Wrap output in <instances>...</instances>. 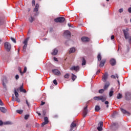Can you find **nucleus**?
Returning a JSON list of instances; mask_svg holds the SVG:
<instances>
[{"instance_id":"obj_1","label":"nucleus","mask_w":131,"mask_h":131,"mask_svg":"<svg viewBox=\"0 0 131 131\" xmlns=\"http://www.w3.org/2000/svg\"><path fill=\"white\" fill-rule=\"evenodd\" d=\"M28 40H29V37H28L26 39H25L23 42V43H24V46H23V52H24V53H25V52L26 51V48H27Z\"/></svg>"},{"instance_id":"obj_2","label":"nucleus","mask_w":131,"mask_h":131,"mask_svg":"<svg viewBox=\"0 0 131 131\" xmlns=\"http://www.w3.org/2000/svg\"><path fill=\"white\" fill-rule=\"evenodd\" d=\"M2 81L4 89L7 90V83H8V79L6 77H4L2 79Z\"/></svg>"},{"instance_id":"obj_3","label":"nucleus","mask_w":131,"mask_h":131,"mask_svg":"<svg viewBox=\"0 0 131 131\" xmlns=\"http://www.w3.org/2000/svg\"><path fill=\"white\" fill-rule=\"evenodd\" d=\"M129 31V29L127 28L126 29L123 30V32L124 33V37L125 39H128V36H129V33H128Z\"/></svg>"},{"instance_id":"obj_4","label":"nucleus","mask_w":131,"mask_h":131,"mask_svg":"<svg viewBox=\"0 0 131 131\" xmlns=\"http://www.w3.org/2000/svg\"><path fill=\"white\" fill-rule=\"evenodd\" d=\"M55 22L56 23H63L65 21V18L63 17H59L54 19Z\"/></svg>"},{"instance_id":"obj_5","label":"nucleus","mask_w":131,"mask_h":131,"mask_svg":"<svg viewBox=\"0 0 131 131\" xmlns=\"http://www.w3.org/2000/svg\"><path fill=\"white\" fill-rule=\"evenodd\" d=\"M5 48L7 51V52H10L11 51V44L9 42H6L4 44Z\"/></svg>"},{"instance_id":"obj_6","label":"nucleus","mask_w":131,"mask_h":131,"mask_svg":"<svg viewBox=\"0 0 131 131\" xmlns=\"http://www.w3.org/2000/svg\"><path fill=\"white\" fill-rule=\"evenodd\" d=\"M80 68H79V66H73L70 69L71 70V71H73V70H74V71H76V72H78Z\"/></svg>"},{"instance_id":"obj_7","label":"nucleus","mask_w":131,"mask_h":131,"mask_svg":"<svg viewBox=\"0 0 131 131\" xmlns=\"http://www.w3.org/2000/svg\"><path fill=\"white\" fill-rule=\"evenodd\" d=\"M107 79H108V73L106 72L105 74L103 75L102 77V81H103V82H106Z\"/></svg>"},{"instance_id":"obj_8","label":"nucleus","mask_w":131,"mask_h":131,"mask_svg":"<svg viewBox=\"0 0 131 131\" xmlns=\"http://www.w3.org/2000/svg\"><path fill=\"white\" fill-rule=\"evenodd\" d=\"M104 124V123L103 122V121H100L99 123H98V126L97 127V129L99 131H102L103 130V125Z\"/></svg>"},{"instance_id":"obj_9","label":"nucleus","mask_w":131,"mask_h":131,"mask_svg":"<svg viewBox=\"0 0 131 131\" xmlns=\"http://www.w3.org/2000/svg\"><path fill=\"white\" fill-rule=\"evenodd\" d=\"M77 125L76 122L74 121L70 125L71 129H70V131L73 130V128H74V127H76Z\"/></svg>"},{"instance_id":"obj_10","label":"nucleus","mask_w":131,"mask_h":131,"mask_svg":"<svg viewBox=\"0 0 131 131\" xmlns=\"http://www.w3.org/2000/svg\"><path fill=\"white\" fill-rule=\"evenodd\" d=\"M88 112H89V110H88V105H86L83 109V117H85L88 114Z\"/></svg>"},{"instance_id":"obj_11","label":"nucleus","mask_w":131,"mask_h":131,"mask_svg":"<svg viewBox=\"0 0 131 131\" xmlns=\"http://www.w3.org/2000/svg\"><path fill=\"white\" fill-rule=\"evenodd\" d=\"M125 99L127 101H129L131 100V93L129 92H127L125 94Z\"/></svg>"},{"instance_id":"obj_12","label":"nucleus","mask_w":131,"mask_h":131,"mask_svg":"<svg viewBox=\"0 0 131 131\" xmlns=\"http://www.w3.org/2000/svg\"><path fill=\"white\" fill-rule=\"evenodd\" d=\"M81 40L83 42H88V41H90V38L84 36L81 38Z\"/></svg>"},{"instance_id":"obj_13","label":"nucleus","mask_w":131,"mask_h":131,"mask_svg":"<svg viewBox=\"0 0 131 131\" xmlns=\"http://www.w3.org/2000/svg\"><path fill=\"white\" fill-rule=\"evenodd\" d=\"M110 63L112 66H115V65H116V60H115V59L112 58L110 60Z\"/></svg>"},{"instance_id":"obj_14","label":"nucleus","mask_w":131,"mask_h":131,"mask_svg":"<svg viewBox=\"0 0 131 131\" xmlns=\"http://www.w3.org/2000/svg\"><path fill=\"white\" fill-rule=\"evenodd\" d=\"M52 72L55 75H60L61 73L59 72V70L57 69H54L52 70Z\"/></svg>"},{"instance_id":"obj_15","label":"nucleus","mask_w":131,"mask_h":131,"mask_svg":"<svg viewBox=\"0 0 131 131\" xmlns=\"http://www.w3.org/2000/svg\"><path fill=\"white\" fill-rule=\"evenodd\" d=\"M121 111L122 112V113L123 114H127V115H128V116H129V115H130V113L127 111H126V110L121 108Z\"/></svg>"},{"instance_id":"obj_16","label":"nucleus","mask_w":131,"mask_h":131,"mask_svg":"<svg viewBox=\"0 0 131 131\" xmlns=\"http://www.w3.org/2000/svg\"><path fill=\"white\" fill-rule=\"evenodd\" d=\"M100 63L99 64V67H103L104 65H105V63L106 62V59H102L100 60Z\"/></svg>"},{"instance_id":"obj_17","label":"nucleus","mask_w":131,"mask_h":131,"mask_svg":"<svg viewBox=\"0 0 131 131\" xmlns=\"http://www.w3.org/2000/svg\"><path fill=\"white\" fill-rule=\"evenodd\" d=\"M64 35L66 36H69L70 37L71 36V33L69 31H66L64 33Z\"/></svg>"},{"instance_id":"obj_18","label":"nucleus","mask_w":131,"mask_h":131,"mask_svg":"<svg viewBox=\"0 0 131 131\" xmlns=\"http://www.w3.org/2000/svg\"><path fill=\"white\" fill-rule=\"evenodd\" d=\"M38 8H39V5H38V4H36L35 5V7L34 9V11L36 12V13H37V12H38Z\"/></svg>"},{"instance_id":"obj_19","label":"nucleus","mask_w":131,"mask_h":131,"mask_svg":"<svg viewBox=\"0 0 131 131\" xmlns=\"http://www.w3.org/2000/svg\"><path fill=\"white\" fill-rule=\"evenodd\" d=\"M109 85H110V83H109V82H106L104 86V90H107V89L109 88Z\"/></svg>"},{"instance_id":"obj_20","label":"nucleus","mask_w":131,"mask_h":131,"mask_svg":"<svg viewBox=\"0 0 131 131\" xmlns=\"http://www.w3.org/2000/svg\"><path fill=\"white\" fill-rule=\"evenodd\" d=\"M58 54V50L57 49H55L53 50V53H52V55L53 56H56V55Z\"/></svg>"},{"instance_id":"obj_21","label":"nucleus","mask_w":131,"mask_h":131,"mask_svg":"<svg viewBox=\"0 0 131 131\" xmlns=\"http://www.w3.org/2000/svg\"><path fill=\"white\" fill-rule=\"evenodd\" d=\"M106 100H107V98L105 96H100V101H102V102H105Z\"/></svg>"},{"instance_id":"obj_22","label":"nucleus","mask_w":131,"mask_h":131,"mask_svg":"<svg viewBox=\"0 0 131 131\" xmlns=\"http://www.w3.org/2000/svg\"><path fill=\"white\" fill-rule=\"evenodd\" d=\"M82 66H83L86 64V61L85 60V59H84V57H82Z\"/></svg>"},{"instance_id":"obj_23","label":"nucleus","mask_w":131,"mask_h":131,"mask_svg":"<svg viewBox=\"0 0 131 131\" xmlns=\"http://www.w3.org/2000/svg\"><path fill=\"white\" fill-rule=\"evenodd\" d=\"M29 21L30 23H32V22H33V21H34V17H32V16H31L29 18Z\"/></svg>"},{"instance_id":"obj_24","label":"nucleus","mask_w":131,"mask_h":131,"mask_svg":"<svg viewBox=\"0 0 131 131\" xmlns=\"http://www.w3.org/2000/svg\"><path fill=\"white\" fill-rule=\"evenodd\" d=\"M100 110H101V108L100 107V106L99 105H96L95 106V110L96 112L100 111Z\"/></svg>"},{"instance_id":"obj_25","label":"nucleus","mask_w":131,"mask_h":131,"mask_svg":"<svg viewBox=\"0 0 131 131\" xmlns=\"http://www.w3.org/2000/svg\"><path fill=\"white\" fill-rule=\"evenodd\" d=\"M74 52H75V48H72L70 49L69 54H72V53H74Z\"/></svg>"},{"instance_id":"obj_26","label":"nucleus","mask_w":131,"mask_h":131,"mask_svg":"<svg viewBox=\"0 0 131 131\" xmlns=\"http://www.w3.org/2000/svg\"><path fill=\"white\" fill-rule=\"evenodd\" d=\"M77 78V77L76 76V75H74V74H72V79L73 81H74V80H75V79Z\"/></svg>"},{"instance_id":"obj_27","label":"nucleus","mask_w":131,"mask_h":131,"mask_svg":"<svg viewBox=\"0 0 131 131\" xmlns=\"http://www.w3.org/2000/svg\"><path fill=\"white\" fill-rule=\"evenodd\" d=\"M94 99L96 100V101H101V96H96L94 97Z\"/></svg>"},{"instance_id":"obj_28","label":"nucleus","mask_w":131,"mask_h":131,"mask_svg":"<svg viewBox=\"0 0 131 131\" xmlns=\"http://www.w3.org/2000/svg\"><path fill=\"white\" fill-rule=\"evenodd\" d=\"M117 99H122V94L119 93L117 96Z\"/></svg>"},{"instance_id":"obj_29","label":"nucleus","mask_w":131,"mask_h":131,"mask_svg":"<svg viewBox=\"0 0 131 131\" xmlns=\"http://www.w3.org/2000/svg\"><path fill=\"white\" fill-rule=\"evenodd\" d=\"M0 110L1 112H3V113H6V108L4 107H1Z\"/></svg>"},{"instance_id":"obj_30","label":"nucleus","mask_w":131,"mask_h":131,"mask_svg":"<svg viewBox=\"0 0 131 131\" xmlns=\"http://www.w3.org/2000/svg\"><path fill=\"white\" fill-rule=\"evenodd\" d=\"M111 78H114V79H115V78H118V75L117 74H116L115 75V76L114 75H112L111 76Z\"/></svg>"},{"instance_id":"obj_31","label":"nucleus","mask_w":131,"mask_h":131,"mask_svg":"<svg viewBox=\"0 0 131 131\" xmlns=\"http://www.w3.org/2000/svg\"><path fill=\"white\" fill-rule=\"evenodd\" d=\"M97 59L98 61L102 60V56H101V54H99L97 56Z\"/></svg>"},{"instance_id":"obj_32","label":"nucleus","mask_w":131,"mask_h":131,"mask_svg":"<svg viewBox=\"0 0 131 131\" xmlns=\"http://www.w3.org/2000/svg\"><path fill=\"white\" fill-rule=\"evenodd\" d=\"M44 122H46L47 124L49 123V119L48 118V117H45L44 118Z\"/></svg>"},{"instance_id":"obj_33","label":"nucleus","mask_w":131,"mask_h":131,"mask_svg":"<svg viewBox=\"0 0 131 131\" xmlns=\"http://www.w3.org/2000/svg\"><path fill=\"white\" fill-rule=\"evenodd\" d=\"M14 95L16 98H18V97H19V94L18 93V92H17V91L16 90H14Z\"/></svg>"},{"instance_id":"obj_34","label":"nucleus","mask_w":131,"mask_h":131,"mask_svg":"<svg viewBox=\"0 0 131 131\" xmlns=\"http://www.w3.org/2000/svg\"><path fill=\"white\" fill-rule=\"evenodd\" d=\"M114 93V91H111L109 93V96L110 97H112V96H113V94Z\"/></svg>"},{"instance_id":"obj_35","label":"nucleus","mask_w":131,"mask_h":131,"mask_svg":"<svg viewBox=\"0 0 131 131\" xmlns=\"http://www.w3.org/2000/svg\"><path fill=\"white\" fill-rule=\"evenodd\" d=\"M4 124H5V125H7V124H13V123H12V122L7 121V122H4Z\"/></svg>"},{"instance_id":"obj_36","label":"nucleus","mask_w":131,"mask_h":131,"mask_svg":"<svg viewBox=\"0 0 131 131\" xmlns=\"http://www.w3.org/2000/svg\"><path fill=\"white\" fill-rule=\"evenodd\" d=\"M16 112L18 113V114H22V113H23V110H17Z\"/></svg>"},{"instance_id":"obj_37","label":"nucleus","mask_w":131,"mask_h":131,"mask_svg":"<svg viewBox=\"0 0 131 131\" xmlns=\"http://www.w3.org/2000/svg\"><path fill=\"white\" fill-rule=\"evenodd\" d=\"M104 92H105V89H100L99 91V94H103V93H104Z\"/></svg>"},{"instance_id":"obj_38","label":"nucleus","mask_w":131,"mask_h":131,"mask_svg":"<svg viewBox=\"0 0 131 131\" xmlns=\"http://www.w3.org/2000/svg\"><path fill=\"white\" fill-rule=\"evenodd\" d=\"M104 104L105 105H106V108H108L109 107V105H108V104H109V102L108 101H105Z\"/></svg>"},{"instance_id":"obj_39","label":"nucleus","mask_w":131,"mask_h":131,"mask_svg":"<svg viewBox=\"0 0 131 131\" xmlns=\"http://www.w3.org/2000/svg\"><path fill=\"white\" fill-rule=\"evenodd\" d=\"M32 6L33 7H34V6H35V1L33 0V1H32Z\"/></svg>"},{"instance_id":"obj_40","label":"nucleus","mask_w":131,"mask_h":131,"mask_svg":"<svg viewBox=\"0 0 131 131\" xmlns=\"http://www.w3.org/2000/svg\"><path fill=\"white\" fill-rule=\"evenodd\" d=\"M28 118H29V115H26L25 116V119H26V120H27Z\"/></svg>"},{"instance_id":"obj_41","label":"nucleus","mask_w":131,"mask_h":131,"mask_svg":"<svg viewBox=\"0 0 131 131\" xmlns=\"http://www.w3.org/2000/svg\"><path fill=\"white\" fill-rule=\"evenodd\" d=\"M64 78H69V74H66L64 76Z\"/></svg>"},{"instance_id":"obj_42","label":"nucleus","mask_w":131,"mask_h":131,"mask_svg":"<svg viewBox=\"0 0 131 131\" xmlns=\"http://www.w3.org/2000/svg\"><path fill=\"white\" fill-rule=\"evenodd\" d=\"M4 22L3 21V19H2V17H0V26L1 25H3Z\"/></svg>"},{"instance_id":"obj_43","label":"nucleus","mask_w":131,"mask_h":131,"mask_svg":"<svg viewBox=\"0 0 131 131\" xmlns=\"http://www.w3.org/2000/svg\"><path fill=\"white\" fill-rule=\"evenodd\" d=\"M53 83L54 84H55V85H57V84H58V82H57V80L56 79L53 80Z\"/></svg>"},{"instance_id":"obj_44","label":"nucleus","mask_w":131,"mask_h":131,"mask_svg":"<svg viewBox=\"0 0 131 131\" xmlns=\"http://www.w3.org/2000/svg\"><path fill=\"white\" fill-rule=\"evenodd\" d=\"M46 124H48V123H46V122L44 121V122H43L41 124V126L42 127L45 126V125H46Z\"/></svg>"},{"instance_id":"obj_45","label":"nucleus","mask_w":131,"mask_h":131,"mask_svg":"<svg viewBox=\"0 0 131 131\" xmlns=\"http://www.w3.org/2000/svg\"><path fill=\"white\" fill-rule=\"evenodd\" d=\"M47 113V111L46 110H43L42 111V115H43V116H45V115H46V114Z\"/></svg>"},{"instance_id":"obj_46","label":"nucleus","mask_w":131,"mask_h":131,"mask_svg":"<svg viewBox=\"0 0 131 131\" xmlns=\"http://www.w3.org/2000/svg\"><path fill=\"white\" fill-rule=\"evenodd\" d=\"M15 101H16V102H18V103H20V99L18 98V97L16 98Z\"/></svg>"},{"instance_id":"obj_47","label":"nucleus","mask_w":131,"mask_h":131,"mask_svg":"<svg viewBox=\"0 0 131 131\" xmlns=\"http://www.w3.org/2000/svg\"><path fill=\"white\" fill-rule=\"evenodd\" d=\"M26 71H27V68H26V67H25L24 68V70L23 73H25L26 72Z\"/></svg>"},{"instance_id":"obj_48","label":"nucleus","mask_w":131,"mask_h":131,"mask_svg":"<svg viewBox=\"0 0 131 131\" xmlns=\"http://www.w3.org/2000/svg\"><path fill=\"white\" fill-rule=\"evenodd\" d=\"M0 105L1 106H4V103H3V101L1 99H0Z\"/></svg>"},{"instance_id":"obj_49","label":"nucleus","mask_w":131,"mask_h":131,"mask_svg":"<svg viewBox=\"0 0 131 131\" xmlns=\"http://www.w3.org/2000/svg\"><path fill=\"white\" fill-rule=\"evenodd\" d=\"M45 104H46V102L41 101V104H40L41 106H43V105H45Z\"/></svg>"},{"instance_id":"obj_50","label":"nucleus","mask_w":131,"mask_h":131,"mask_svg":"<svg viewBox=\"0 0 131 131\" xmlns=\"http://www.w3.org/2000/svg\"><path fill=\"white\" fill-rule=\"evenodd\" d=\"M23 90V85L20 86V88H19L20 92H21Z\"/></svg>"},{"instance_id":"obj_51","label":"nucleus","mask_w":131,"mask_h":131,"mask_svg":"<svg viewBox=\"0 0 131 131\" xmlns=\"http://www.w3.org/2000/svg\"><path fill=\"white\" fill-rule=\"evenodd\" d=\"M11 40H12L14 42V43H16V39H15V38H11Z\"/></svg>"},{"instance_id":"obj_52","label":"nucleus","mask_w":131,"mask_h":131,"mask_svg":"<svg viewBox=\"0 0 131 131\" xmlns=\"http://www.w3.org/2000/svg\"><path fill=\"white\" fill-rule=\"evenodd\" d=\"M119 13H122L123 12V9L122 8H121L119 10Z\"/></svg>"},{"instance_id":"obj_53","label":"nucleus","mask_w":131,"mask_h":131,"mask_svg":"<svg viewBox=\"0 0 131 131\" xmlns=\"http://www.w3.org/2000/svg\"><path fill=\"white\" fill-rule=\"evenodd\" d=\"M26 104L28 107H29V102H28V100L27 99L26 100Z\"/></svg>"},{"instance_id":"obj_54","label":"nucleus","mask_w":131,"mask_h":131,"mask_svg":"<svg viewBox=\"0 0 131 131\" xmlns=\"http://www.w3.org/2000/svg\"><path fill=\"white\" fill-rule=\"evenodd\" d=\"M21 93H26V90L25 89H23L22 91H20Z\"/></svg>"},{"instance_id":"obj_55","label":"nucleus","mask_w":131,"mask_h":131,"mask_svg":"<svg viewBox=\"0 0 131 131\" xmlns=\"http://www.w3.org/2000/svg\"><path fill=\"white\" fill-rule=\"evenodd\" d=\"M15 78H16V79H19V75H16V76H15Z\"/></svg>"},{"instance_id":"obj_56","label":"nucleus","mask_w":131,"mask_h":131,"mask_svg":"<svg viewBox=\"0 0 131 131\" xmlns=\"http://www.w3.org/2000/svg\"><path fill=\"white\" fill-rule=\"evenodd\" d=\"M4 124V122H3V121L1 120L0 121V125L2 126Z\"/></svg>"},{"instance_id":"obj_57","label":"nucleus","mask_w":131,"mask_h":131,"mask_svg":"<svg viewBox=\"0 0 131 131\" xmlns=\"http://www.w3.org/2000/svg\"><path fill=\"white\" fill-rule=\"evenodd\" d=\"M100 72H101V70H98L97 71V72H96V74H99V73H100Z\"/></svg>"},{"instance_id":"obj_58","label":"nucleus","mask_w":131,"mask_h":131,"mask_svg":"<svg viewBox=\"0 0 131 131\" xmlns=\"http://www.w3.org/2000/svg\"><path fill=\"white\" fill-rule=\"evenodd\" d=\"M128 12H129V13H131V7L128 8Z\"/></svg>"},{"instance_id":"obj_59","label":"nucleus","mask_w":131,"mask_h":131,"mask_svg":"<svg viewBox=\"0 0 131 131\" xmlns=\"http://www.w3.org/2000/svg\"><path fill=\"white\" fill-rule=\"evenodd\" d=\"M54 61H56V62H58V58H57L56 57H54Z\"/></svg>"},{"instance_id":"obj_60","label":"nucleus","mask_w":131,"mask_h":131,"mask_svg":"<svg viewBox=\"0 0 131 131\" xmlns=\"http://www.w3.org/2000/svg\"><path fill=\"white\" fill-rule=\"evenodd\" d=\"M113 126H116V125H117V123H113Z\"/></svg>"},{"instance_id":"obj_61","label":"nucleus","mask_w":131,"mask_h":131,"mask_svg":"<svg viewBox=\"0 0 131 131\" xmlns=\"http://www.w3.org/2000/svg\"><path fill=\"white\" fill-rule=\"evenodd\" d=\"M114 38H115L114 35H112L111 36V39H114Z\"/></svg>"},{"instance_id":"obj_62","label":"nucleus","mask_w":131,"mask_h":131,"mask_svg":"<svg viewBox=\"0 0 131 131\" xmlns=\"http://www.w3.org/2000/svg\"><path fill=\"white\" fill-rule=\"evenodd\" d=\"M128 38L129 39V41H131V37H129V36H128Z\"/></svg>"},{"instance_id":"obj_63","label":"nucleus","mask_w":131,"mask_h":131,"mask_svg":"<svg viewBox=\"0 0 131 131\" xmlns=\"http://www.w3.org/2000/svg\"><path fill=\"white\" fill-rule=\"evenodd\" d=\"M12 100L13 101H15V98L14 97V96L12 97Z\"/></svg>"},{"instance_id":"obj_64","label":"nucleus","mask_w":131,"mask_h":131,"mask_svg":"<svg viewBox=\"0 0 131 131\" xmlns=\"http://www.w3.org/2000/svg\"><path fill=\"white\" fill-rule=\"evenodd\" d=\"M37 113L39 116H40V115H41V114L38 112H37Z\"/></svg>"}]
</instances>
